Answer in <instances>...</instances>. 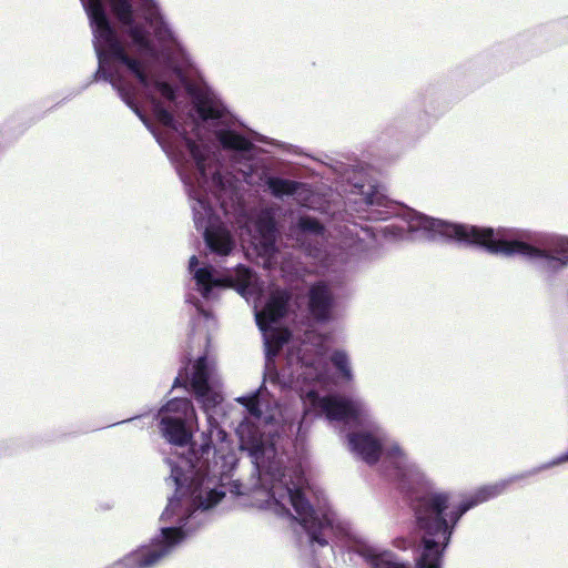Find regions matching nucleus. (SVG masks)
Returning <instances> with one entry per match:
<instances>
[{
  "label": "nucleus",
  "instance_id": "nucleus-9",
  "mask_svg": "<svg viewBox=\"0 0 568 568\" xmlns=\"http://www.w3.org/2000/svg\"><path fill=\"white\" fill-rule=\"evenodd\" d=\"M181 491V488H178V495L168 498V504L159 519L161 523L159 532L150 539V542L141 545L105 568H152L193 535L203 518L201 511H183L184 508L178 497Z\"/></svg>",
  "mask_w": 568,
  "mask_h": 568
},
{
  "label": "nucleus",
  "instance_id": "nucleus-18",
  "mask_svg": "<svg viewBox=\"0 0 568 568\" xmlns=\"http://www.w3.org/2000/svg\"><path fill=\"white\" fill-rule=\"evenodd\" d=\"M394 546L398 549L406 550L413 547V541L405 537H399L394 540Z\"/></svg>",
  "mask_w": 568,
  "mask_h": 568
},
{
  "label": "nucleus",
  "instance_id": "nucleus-12",
  "mask_svg": "<svg viewBox=\"0 0 568 568\" xmlns=\"http://www.w3.org/2000/svg\"><path fill=\"white\" fill-rule=\"evenodd\" d=\"M535 265L552 287L556 276L568 268V235L535 231Z\"/></svg>",
  "mask_w": 568,
  "mask_h": 568
},
{
  "label": "nucleus",
  "instance_id": "nucleus-8",
  "mask_svg": "<svg viewBox=\"0 0 568 568\" xmlns=\"http://www.w3.org/2000/svg\"><path fill=\"white\" fill-rule=\"evenodd\" d=\"M217 439L220 447L212 443V448L216 453L211 452L207 459L203 458L199 462L196 474L193 468L191 469L183 463L186 456L179 458L178 462L165 458V463L171 469L169 479L175 486L174 494L170 498L175 497L178 488H181V495L178 497L184 508L183 511H201L203 521L193 535L209 523L211 517L209 511L223 500L227 491L226 486L232 495H243L241 483L231 480L239 463L236 453L231 448L229 436L223 442L219 437Z\"/></svg>",
  "mask_w": 568,
  "mask_h": 568
},
{
  "label": "nucleus",
  "instance_id": "nucleus-6",
  "mask_svg": "<svg viewBox=\"0 0 568 568\" xmlns=\"http://www.w3.org/2000/svg\"><path fill=\"white\" fill-rule=\"evenodd\" d=\"M174 388H183L192 394L204 412L207 429L202 433V443L199 446L190 445L197 428L196 412L190 398L169 399L156 413L155 418L160 419V430L168 443L180 447L189 445L183 463L191 469H197L199 462L203 458L207 459L211 452L215 453L212 448V436L216 434L222 442L227 437V433L215 418L216 409L223 402V394L214 364L209 356L206 354L199 356L192 365L187 358L174 378L170 392Z\"/></svg>",
  "mask_w": 568,
  "mask_h": 568
},
{
  "label": "nucleus",
  "instance_id": "nucleus-5",
  "mask_svg": "<svg viewBox=\"0 0 568 568\" xmlns=\"http://www.w3.org/2000/svg\"><path fill=\"white\" fill-rule=\"evenodd\" d=\"M402 471L404 479L400 487L408 497L419 535L415 568H442L445 552L463 516L507 489V483L501 479L479 487L473 496L450 507L452 494L437 489L418 465L406 463ZM355 551L371 568H412L409 562L398 559L390 550L365 541L358 542Z\"/></svg>",
  "mask_w": 568,
  "mask_h": 568
},
{
  "label": "nucleus",
  "instance_id": "nucleus-22",
  "mask_svg": "<svg viewBox=\"0 0 568 568\" xmlns=\"http://www.w3.org/2000/svg\"><path fill=\"white\" fill-rule=\"evenodd\" d=\"M75 92H77V91H74V92L70 93L67 98H63V101H67V99H68L69 97H71V95H75V94H74Z\"/></svg>",
  "mask_w": 568,
  "mask_h": 568
},
{
  "label": "nucleus",
  "instance_id": "nucleus-19",
  "mask_svg": "<svg viewBox=\"0 0 568 568\" xmlns=\"http://www.w3.org/2000/svg\"><path fill=\"white\" fill-rule=\"evenodd\" d=\"M385 232L394 235L395 237H403V230L400 227L388 225L385 227Z\"/></svg>",
  "mask_w": 568,
  "mask_h": 568
},
{
  "label": "nucleus",
  "instance_id": "nucleus-1",
  "mask_svg": "<svg viewBox=\"0 0 568 568\" xmlns=\"http://www.w3.org/2000/svg\"><path fill=\"white\" fill-rule=\"evenodd\" d=\"M281 424H267L263 429L240 428L239 448L246 452L257 474L256 486L266 491L275 511L292 516L285 503H290L296 516L293 517L307 535L312 548L325 547L329 536H345L347 527L341 523L323 491H316L313 504L306 496L308 481L304 460L310 428L316 418L324 417L329 423H338L349 429L346 434L352 453L369 465L383 456L384 475L393 480L408 504L402 489L404 464L417 465L397 443L385 444V433L374 420L368 403L358 395L313 396L305 415L295 420L286 413L281 414Z\"/></svg>",
  "mask_w": 568,
  "mask_h": 568
},
{
  "label": "nucleus",
  "instance_id": "nucleus-14",
  "mask_svg": "<svg viewBox=\"0 0 568 568\" xmlns=\"http://www.w3.org/2000/svg\"><path fill=\"white\" fill-rule=\"evenodd\" d=\"M336 232V241L339 252V261L342 263L351 262L352 257L357 256L366 250L365 237L372 236L373 233L367 226L358 225L356 222L345 221L334 225Z\"/></svg>",
  "mask_w": 568,
  "mask_h": 568
},
{
  "label": "nucleus",
  "instance_id": "nucleus-3",
  "mask_svg": "<svg viewBox=\"0 0 568 568\" xmlns=\"http://www.w3.org/2000/svg\"><path fill=\"white\" fill-rule=\"evenodd\" d=\"M336 298L332 287L324 281L315 282L301 300H295L288 290L271 293L260 310L255 308V323L262 333L264 353L267 361L276 357L277 349L287 347L285 365L276 373L275 382L282 388L295 392L303 405L305 415L313 396H335L339 393H322L329 381V365L336 381L343 385L354 379L348 354L335 349L329 357L321 345L308 343L293 344L294 334L288 324L328 323L334 317Z\"/></svg>",
  "mask_w": 568,
  "mask_h": 568
},
{
  "label": "nucleus",
  "instance_id": "nucleus-2",
  "mask_svg": "<svg viewBox=\"0 0 568 568\" xmlns=\"http://www.w3.org/2000/svg\"><path fill=\"white\" fill-rule=\"evenodd\" d=\"M93 34L98 68L90 80L74 94L92 83L104 81L139 118L170 161L190 135L181 122L184 111L181 87L160 72H150L139 57L130 55L104 8V0H80ZM128 37L129 45L142 57L156 52L154 39L162 52L181 68L192 65V59L170 24L158 0H108Z\"/></svg>",
  "mask_w": 568,
  "mask_h": 568
},
{
  "label": "nucleus",
  "instance_id": "nucleus-17",
  "mask_svg": "<svg viewBox=\"0 0 568 568\" xmlns=\"http://www.w3.org/2000/svg\"><path fill=\"white\" fill-rule=\"evenodd\" d=\"M185 302L189 304H192L196 308V312L199 315H201L205 318H209L211 316V313L209 311H206L205 308H203L202 303L200 302V300L196 296H194L192 294H187L185 296Z\"/></svg>",
  "mask_w": 568,
  "mask_h": 568
},
{
  "label": "nucleus",
  "instance_id": "nucleus-13",
  "mask_svg": "<svg viewBox=\"0 0 568 568\" xmlns=\"http://www.w3.org/2000/svg\"><path fill=\"white\" fill-rule=\"evenodd\" d=\"M326 233L325 225L307 214H300L288 227L290 236L312 257H321L325 253Z\"/></svg>",
  "mask_w": 568,
  "mask_h": 568
},
{
  "label": "nucleus",
  "instance_id": "nucleus-4",
  "mask_svg": "<svg viewBox=\"0 0 568 568\" xmlns=\"http://www.w3.org/2000/svg\"><path fill=\"white\" fill-rule=\"evenodd\" d=\"M193 130L194 138L189 135L176 148L171 163L192 201L194 225L202 232L209 253L227 256L235 248L221 213L248 235L275 237L280 209L273 204L250 205L245 187L233 174L222 170L219 154L203 139L199 124H194Z\"/></svg>",
  "mask_w": 568,
  "mask_h": 568
},
{
  "label": "nucleus",
  "instance_id": "nucleus-11",
  "mask_svg": "<svg viewBox=\"0 0 568 568\" xmlns=\"http://www.w3.org/2000/svg\"><path fill=\"white\" fill-rule=\"evenodd\" d=\"M189 272L195 283L196 291L204 300H212L225 287L234 288L246 301L254 294V272L248 266L237 264L236 270L220 276L210 263L200 264L196 255L189 260Z\"/></svg>",
  "mask_w": 568,
  "mask_h": 568
},
{
  "label": "nucleus",
  "instance_id": "nucleus-10",
  "mask_svg": "<svg viewBox=\"0 0 568 568\" xmlns=\"http://www.w3.org/2000/svg\"><path fill=\"white\" fill-rule=\"evenodd\" d=\"M447 108L442 87L428 84L418 91L393 118L392 126L408 138H422L430 131Z\"/></svg>",
  "mask_w": 568,
  "mask_h": 568
},
{
  "label": "nucleus",
  "instance_id": "nucleus-7",
  "mask_svg": "<svg viewBox=\"0 0 568 568\" xmlns=\"http://www.w3.org/2000/svg\"><path fill=\"white\" fill-rule=\"evenodd\" d=\"M226 106L211 103L202 109L205 120L219 122L214 135L230 166L242 175L243 181L252 186H262L274 197H292L301 206L315 209L317 194L306 182L283 178L278 174L275 162L265 155V151L255 144L264 138L253 131H242L223 121Z\"/></svg>",
  "mask_w": 568,
  "mask_h": 568
},
{
  "label": "nucleus",
  "instance_id": "nucleus-16",
  "mask_svg": "<svg viewBox=\"0 0 568 568\" xmlns=\"http://www.w3.org/2000/svg\"><path fill=\"white\" fill-rule=\"evenodd\" d=\"M564 463H568V450L562 453L561 455L552 458L549 462L542 463L538 466L532 467L531 469L521 471L519 474H515L506 479H503V481L507 483V487L515 481L523 480L525 478H528L530 476H535L544 470H547L549 468H552L555 466L561 465Z\"/></svg>",
  "mask_w": 568,
  "mask_h": 568
},
{
  "label": "nucleus",
  "instance_id": "nucleus-15",
  "mask_svg": "<svg viewBox=\"0 0 568 568\" xmlns=\"http://www.w3.org/2000/svg\"><path fill=\"white\" fill-rule=\"evenodd\" d=\"M267 393L266 387L262 384L257 389L239 397L236 400L241 403L252 415L261 417L264 408L268 406V402L264 398Z\"/></svg>",
  "mask_w": 568,
  "mask_h": 568
},
{
  "label": "nucleus",
  "instance_id": "nucleus-20",
  "mask_svg": "<svg viewBox=\"0 0 568 568\" xmlns=\"http://www.w3.org/2000/svg\"><path fill=\"white\" fill-rule=\"evenodd\" d=\"M141 417H143V415H136V416L123 419L121 422L113 423L110 426L113 427V426H118V425H121V424L130 423V422H133V420L139 419Z\"/></svg>",
  "mask_w": 568,
  "mask_h": 568
},
{
  "label": "nucleus",
  "instance_id": "nucleus-23",
  "mask_svg": "<svg viewBox=\"0 0 568 568\" xmlns=\"http://www.w3.org/2000/svg\"><path fill=\"white\" fill-rule=\"evenodd\" d=\"M320 568V567H318Z\"/></svg>",
  "mask_w": 568,
  "mask_h": 568
},
{
  "label": "nucleus",
  "instance_id": "nucleus-21",
  "mask_svg": "<svg viewBox=\"0 0 568 568\" xmlns=\"http://www.w3.org/2000/svg\"><path fill=\"white\" fill-rule=\"evenodd\" d=\"M558 28L568 31V17L558 23Z\"/></svg>",
  "mask_w": 568,
  "mask_h": 568
}]
</instances>
